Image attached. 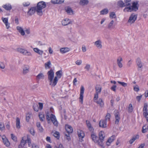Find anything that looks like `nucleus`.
Listing matches in <instances>:
<instances>
[{"label":"nucleus","instance_id":"2","mask_svg":"<svg viewBox=\"0 0 148 148\" xmlns=\"http://www.w3.org/2000/svg\"><path fill=\"white\" fill-rule=\"evenodd\" d=\"M46 6L45 3L42 1H40L38 3L36 7V12L40 16L42 14V9L44 8Z\"/></svg>","mask_w":148,"mask_h":148},{"label":"nucleus","instance_id":"4","mask_svg":"<svg viewBox=\"0 0 148 148\" xmlns=\"http://www.w3.org/2000/svg\"><path fill=\"white\" fill-rule=\"evenodd\" d=\"M105 135L104 133L102 132H100L99 133V145L101 146H103V141Z\"/></svg>","mask_w":148,"mask_h":148},{"label":"nucleus","instance_id":"62","mask_svg":"<svg viewBox=\"0 0 148 148\" xmlns=\"http://www.w3.org/2000/svg\"><path fill=\"white\" fill-rule=\"evenodd\" d=\"M11 136L12 139L14 140H16V137L14 136V135L13 134H11Z\"/></svg>","mask_w":148,"mask_h":148},{"label":"nucleus","instance_id":"37","mask_svg":"<svg viewBox=\"0 0 148 148\" xmlns=\"http://www.w3.org/2000/svg\"><path fill=\"white\" fill-rule=\"evenodd\" d=\"M56 76L55 77H57V79L58 78H60L62 75V71L61 70L59 71L56 72Z\"/></svg>","mask_w":148,"mask_h":148},{"label":"nucleus","instance_id":"31","mask_svg":"<svg viewBox=\"0 0 148 148\" xmlns=\"http://www.w3.org/2000/svg\"><path fill=\"white\" fill-rule=\"evenodd\" d=\"M70 49L68 48H63L60 49V51L61 53H65L69 51Z\"/></svg>","mask_w":148,"mask_h":148},{"label":"nucleus","instance_id":"25","mask_svg":"<svg viewBox=\"0 0 148 148\" xmlns=\"http://www.w3.org/2000/svg\"><path fill=\"white\" fill-rule=\"evenodd\" d=\"M114 21L112 20L108 24L107 28L108 29L111 30L114 27Z\"/></svg>","mask_w":148,"mask_h":148},{"label":"nucleus","instance_id":"32","mask_svg":"<svg viewBox=\"0 0 148 148\" xmlns=\"http://www.w3.org/2000/svg\"><path fill=\"white\" fill-rule=\"evenodd\" d=\"M34 51L40 55H42L43 53V51L40 50L36 48H34Z\"/></svg>","mask_w":148,"mask_h":148},{"label":"nucleus","instance_id":"53","mask_svg":"<svg viewBox=\"0 0 148 148\" xmlns=\"http://www.w3.org/2000/svg\"><path fill=\"white\" fill-rule=\"evenodd\" d=\"M33 109L36 112H37L38 110V106L37 105H34L33 106Z\"/></svg>","mask_w":148,"mask_h":148},{"label":"nucleus","instance_id":"5","mask_svg":"<svg viewBox=\"0 0 148 148\" xmlns=\"http://www.w3.org/2000/svg\"><path fill=\"white\" fill-rule=\"evenodd\" d=\"M137 17V15L134 14H131L129 17L127 22L130 24L133 23L136 20Z\"/></svg>","mask_w":148,"mask_h":148},{"label":"nucleus","instance_id":"9","mask_svg":"<svg viewBox=\"0 0 148 148\" xmlns=\"http://www.w3.org/2000/svg\"><path fill=\"white\" fill-rule=\"evenodd\" d=\"M84 88L83 86H81L79 99V101L82 104L83 103V94L84 92Z\"/></svg>","mask_w":148,"mask_h":148},{"label":"nucleus","instance_id":"41","mask_svg":"<svg viewBox=\"0 0 148 148\" xmlns=\"http://www.w3.org/2000/svg\"><path fill=\"white\" fill-rule=\"evenodd\" d=\"M40 120L41 121H43L45 119L44 114H39Z\"/></svg>","mask_w":148,"mask_h":148},{"label":"nucleus","instance_id":"19","mask_svg":"<svg viewBox=\"0 0 148 148\" xmlns=\"http://www.w3.org/2000/svg\"><path fill=\"white\" fill-rule=\"evenodd\" d=\"M69 19L68 18H66L64 19L62 21V24L63 25L66 26L68 24H71V22L69 21Z\"/></svg>","mask_w":148,"mask_h":148},{"label":"nucleus","instance_id":"29","mask_svg":"<svg viewBox=\"0 0 148 148\" xmlns=\"http://www.w3.org/2000/svg\"><path fill=\"white\" fill-rule=\"evenodd\" d=\"M16 127L18 129H19L21 127L20 119L18 117H16Z\"/></svg>","mask_w":148,"mask_h":148},{"label":"nucleus","instance_id":"14","mask_svg":"<svg viewBox=\"0 0 148 148\" xmlns=\"http://www.w3.org/2000/svg\"><path fill=\"white\" fill-rule=\"evenodd\" d=\"M26 138L25 137H22L21 144L19 145L18 148H25L24 147V145L26 142Z\"/></svg>","mask_w":148,"mask_h":148},{"label":"nucleus","instance_id":"23","mask_svg":"<svg viewBox=\"0 0 148 148\" xmlns=\"http://www.w3.org/2000/svg\"><path fill=\"white\" fill-rule=\"evenodd\" d=\"M77 134L78 136L80 138H82L85 135L84 132L80 130H79L77 131Z\"/></svg>","mask_w":148,"mask_h":148},{"label":"nucleus","instance_id":"36","mask_svg":"<svg viewBox=\"0 0 148 148\" xmlns=\"http://www.w3.org/2000/svg\"><path fill=\"white\" fill-rule=\"evenodd\" d=\"M64 1L61 0H51V2L53 4H61L63 3Z\"/></svg>","mask_w":148,"mask_h":148},{"label":"nucleus","instance_id":"63","mask_svg":"<svg viewBox=\"0 0 148 148\" xmlns=\"http://www.w3.org/2000/svg\"><path fill=\"white\" fill-rule=\"evenodd\" d=\"M145 96L146 98L148 97V90H146L144 93Z\"/></svg>","mask_w":148,"mask_h":148},{"label":"nucleus","instance_id":"22","mask_svg":"<svg viewBox=\"0 0 148 148\" xmlns=\"http://www.w3.org/2000/svg\"><path fill=\"white\" fill-rule=\"evenodd\" d=\"M86 124L87 126L90 130V131L93 132L94 130V129L91 125V123H90L89 121L86 120Z\"/></svg>","mask_w":148,"mask_h":148},{"label":"nucleus","instance_id":"57","mask_svg":"<svg viewBox=\"0 0 148 148\" xmlns=\"http://www.w3.org/2000/svg\"><path fill=\"white\" fill-rule=\"evenodd\" d=\"M142 95H141L140 96H138L136 97V99L138 102H140L141 98L142 97Z\"/></svg>","mask_w":148,"mask_h":148},{"label":"nucleus","instance_id":"56","mask_svg":"<svg viewBox=\"0 0 148 148\" xmlns=\"http://www.w3.org/2000/svg\"><path fill=\"white\" fill-rule=\"evenodd\" d=\"M82 62L81 60H77L75 62L76 64L77 65H79L82 63Z\"/></svg>","mask_w":148,"mask_h":148},{"label":"nucleus","instance_id":"24","mask_svg":"<svg viewBox=\"0 0 148 148\" xmlns=\"http://www.w3.org/2000/svg\"><path fill=\"white\" fill-rule=\"evenodd\" d=\"M65 9L68 14L71 15L73 14V11L71 8L69 7L66 8Z\"/></svg>","mask_w":148,"mask_h":148},{"label":"nucleus","instance_id":"10","mask_svg":"<svg viewBox=\"0 0 148 148\" xmlns=\"http://www.w3.org/2000/svg\"><path fill=\"white\" fill-rule=\"evenodd\" d=\"M114 115L116 119L115 123L116 124H118V123L120 120V117L119 115V112L117 110H115L114 112Z\"/></svg>","mask_w":148,"mask_h":148},{"label":"nucleus","instance_id":"50","mask_svg":"<svg viewBox=\"0 0 148 148\" xmlns=\"http://www.w3.org/2000/svg\"><path fill=\"white\" fill-rule=\"evenodd\" d=\"M110 114L109 113H107L105 117V121L108 120L109 121L110 119Z\"/></svg>","mask_w":148,"mask_h":148},{"label":"nucleus","instance_id":"35","mask_svg":"<svg viewBox=\"0 0 148 148\" xmlns=\"http://www.w3.org/2000/svg\"><path fill=\"white\" fill-rule=\"evenodd\" d=\"M44 75L42 73H40L36 76L37 79L39 80L40 79H43Z\"/></svg>","mask_w":148,"mask_h":148},{"label":"nucleus","instance_id":"27","mask_svg":"<svg viewBox=\"0 0 148 148\" xmlns=\"http://www.w3.org/2000/svg\"><path fill=\"white\" fill-rule=\"evenodd\" d=\"M16 29L22 35L24 36L25 35V32L22 27H20L17 26L16 27Z\"/></svg>","mask_w":148,"mask_h":148},{"label":"nucleus","instance_id":"20","mask_svg":"<svg viewBox=\"0 0 148 148\" xmlns=\"http://www.w3.org/2000/svg\"><path fill=\"white\" fill-rule=\"evenodd\" d=\"M2 20L3 23L5 24L6 28L7 29H9L10 27V23L8 22V18L2 17Z\"/></svg>","mask_w":148,"mask_h":148},{"label":"nucleus","instance_id":"45","mask_svg":"<svg viewBox=\"0 0 148 148\" xmlns=\"http://www.w3.org/2000/svg\"><path fill=\"white\" fill-rule=\"evenodd\" d=\"M108 10L107 9H105L100 12V14L102 15L106 14L108 13Z\"/></svg>","mask_w":148,"mask_h":148},{"label":"nucleus","instance_id":"13","mask_svg":"<svg viewBox=\"0 0 148 148\" xmlns=\"http://www.w3.org/2000/svg\"><path fill=\"white\" fill-rule=\"evenodd\" d=\"M29 67L28 66H25L23 68L22 73L23 75H25L29 73Z\"/></svg>","mask_w":148,"mask_h":148},{"label":"nucleus","instance_id":"42","mask_svg":"<svg viewBox=\"0 0 148 148\" xmlns=\"http://www.w3.org/2000/svg\"><path fill=\"white\" fill-rule=\"evenodd\" d=\"M51 65V62L50 61H49L47 62L45 64V67L46 69L50 68V65Z\"/></svg>","mask_w":148,"mask_h":148},{"label":"nucleus","instance_id":"6","mask_svg":"<svg viewBox=\"0 0 148 148\" xmlns=\"http://www.w3.org/2000/svg\"><path fill=\"white\" fill-rule=\"evenodd\" d=\"M91 134V137L92 140L95 143H97L99 145V138L97 136L96 134L93 132H92Z\"/></svg>","mask_w":148,"mask_h":148},{"label":"nucleus","instance_id":"49","mask_svg":"<svg viewBox=\"0 0 148 148\" xmlns=\"http://www.w3.org/2000/svg\"><path fill=\"white\" fill-rule=\"evenodd\" d=\"M0 130L2 131L5 130V126L3 123H0Z\"/></svg>","mask_w":148,"mask_h":148},{"label":"nucleus","instance_id":"1","mask_svg":"<svg viewBox=\"0 0 148 148\" xmlns=\"http://www.w3.org/2000/svg\"><path fill=\"white\" fill-rule=\"evenodd\" d=\"M48 75V79L49 81V85L53 87L56 85L58 81V79H57V77H55L54 79V73L52 69H51L48 71L47 73Z\"/></svg>","mask_w":148,"mask_h":148},{"label":"nucleus","instance_id":"38","mask_svg":"<svg viewBox=\"0 0 148 148\" xmlns=\"http://www.w3.org/2000/svg\"><path fill=\"white\" fill-rule=\"evenodd\" d=\"M148 131V125H147L145 124L144 125L143 128L142 129V132L143 133H144L147 132Z\"/></svg>","mask_w":148,"mask_h":148},{"label":"nucleus","instance_id":"34","mask_svg":"<svg viewBox=\"0 0 148 148\" xmlns=\"http://www.w3.org/2000/svg\"><path fill=\"white\" fill-rule=\"evenodd\" d=\"M137 3H138L137 2H134L133 3L132 6L131 7H132V10H134V11H136L138 10V8L137 6Z\"/></svg>","mask_w":148,"mask_h":148},{"label":"nucleus","instance_id":"21","mask_svg":"<svg viewBox=\"0 0 148 148\" xmlns=\"http://www.w3.org/2000/svg\"><path fill=\"white\" fill-rule=\"evenodd\" d=\"M65 128L66 131L69 134L72 132L73 129L71 126L69 125H66L65 126Z\"/></svg>","mask_w":148,"mask_h":148},{"label":"nucleus","instance_id":"52","mask_svg":"<svg viewBox=\"0 0 148 148\" xmlns=\"http://www.w3.org/2000/svg\"><path fill=\"white\" fill-rule=\"evenodd\" d=\"M31 114H27L26 115V120L28 122L31 117Z\"/></svg>","mask_w":148,"mask_h":148},{"label":"nucleus","instance_id":"26","mask_svg":"<svg viewBox=\"0 0 148 148\" xmlns=\"http://www.w3.org/2000/svg\"><path fill=\"white\" fill-rule=\"evenodd\" d=\"M114 136H112L110 137L106 142V144L108 146H109L110 143L114 140Z\"/></svg>","mask_w":148,"mask_h":148},{"label":"nucleus","instance_id":"30","mask_svg":"<svg viewBox=\"0 0 148 148\" xmlns=\"http://www.w3.org/2000/svg\"><path fill=\"white\" fill-rule=\"evenodd\" d=\"M88 0H81L79 2V4L82 5H84L88 4Z\"/></svg>","mask_w":148,"mask_h":148},{"label":"nucleus","instance_id":"18","mask_svg":"<svg viewBox=\"0 0 148 148\" xmlns=\"http://www.w3.org/2000/svg\"><path fill=\"white\" fill-rule=\"evenodd\" d=\"M2 138L4 144L7 147L9 146L10 145V143L5 136L4 135L3 136Z\"/></svg>","mask_w":148,"mask_h":148},{"label":"nucleus","instance_id":"17","mask_svg":"<svg viewBox=\"0 0 148 148\" xmlns=\"http://www.w3.org/2000/svg\"><path fill=\"white\" fill-rule=\"evenodd\" d=\"M99 126L100 127H107L106 121L103 120H100L99 122Z\"/></svg>","mask_w":148,"mask_h":148},{"label":"nucleus","instance_id":"8","mask_svg":"<svg viewBox=\"0 0 148 148\" xmlns=\"http://www.w3.org/2000/svg\"><path fill=\"white\" fill-rule=\"evenodd\" d=\"M18 52L22 53L24 55L28 56H31L32 54L30 52L24 49L21 48H18L17 49Z\"/></svg>","mask_w":148,"mask_h":148},{"label":"nucleus","instance_id":"33","mask_svg":"<svg viewBox=\"0 0 148 148\" xmlns=\"http://www.w3.org/2000/svg\"><path fill=\"white\" fill-rule=\"evenodd\" d=\"M137 65L140 68H141L143 66L141 60L140 58H138L136 61Z\"/></svg>","mask_w":148,"mask_h":148},{"label":"nucleus","instance_id":"15","mask_svg":"<svg viewBox=\"0 0 148 148\" xmlns=\"http://www.w3.org/2000/svg\"><path fill=\"white\" fill-rule=\"evenodd\" d=\"M51 120L55 126H58V122L54 115L53 114L51 115Z\"/></svg>","mask_w":148,"mask_h":148},{"label":"nucleus","instance_id":"44","mask_svg":"<svg viewBox=\"0 0 148 148\" xmlns=\"http://www.w3.org/2000/svg\"><path fill=\"white\" fill-rule=\"evenodd\" d=\"M5 65L4 62L0 61V68L1 69H4L5 68Z\"/></svg>","mask_w":148,"mask_h":148},{"label":"nucleus","instance_id":"3","mask_svg":"<svg viewBox=\"0 0 148 148\" xmlns=\"http://www.w3.org/2000/svg\"><path fill=\"white\" fill-rule=\"evenodd\" d=\"M102 87L99 85H97L95 87V93L94 94V97L95 99L98 98V95L100 94L101 92Z\"/></svg>","mask_w":148,"mask_h":148},{"label":"nucleus","instance_id":"51","mask_svg":"<svg viewBox=\"0 0 148 148\" xmlns=\"http://www.w3.org/2000/svg\"><path fill=\"white\" fill-rule=\"evenodd\" d=\"M118 82L123 87H126L127 86V84L124 82H121L120 81H118Z\"/></svg>","mask_w":148,"mask_h":148},{"label":"nucleus","instance_id":"39","mask_svg":"<svg viewBox=\"0 0 148 148\" xmlns=\"http://www.w3.org/2000/svg\"><path fill=\"white\" fill-rule=\"evenodd\" d=\"M110 17L111 19L116 18V16L114 12H112L110 13Z\"/></svg>","mask_w":148,"mask_h":148},{"label":"nucleus","instance_id":"40","mask_svg":"<svg viewBox=\"0 0 148 148\" xmlns=\"http://www.w3.org/2000/svg\"><path fill=\"white\" fill-rule=\"evenodd\" d=\"M3 7L7 10H10L12 9L11 6L10 5H3Z\"/></svg>","mask_w":148,"mask_h":148},{"label":"nucleus","instance_id":"59","mask_svg":"<svg viewBox=\"0 0 148 148\" xmlns=\"http://www.w3.org/2000/svg\"><path fill=\"white\" fill-rule=\"evenodd\" d=\"M25 137L26 138V143H31V140H30V138H29L28 136L27 137L26 136H25Z\"/></svg>","mask_w":148,"mask_h":148},{"label":"nucleus","instance_id":"47","mask_svg":"<svg viewBox=\"0 0 148 148\" xmlns=\"http://www.w3.org/2000/svg\"><path fill=\"white\" fill-rule=\"evenodd\" d=\"M90 65L88 64H86L84 67V69L86 71H89L90 69Z\"/></svg>","mask_w":148,"mask_h":148},{"label":"nucleus","instance_id":"55","mask_svg":"<svg viewBox=\"0 0 148 148\" xmlns=\"http://www.w3.org/2000/svg\"><path fill=\"white\" fill-rule=\"evenodd\" d=\"M38 105L39 106V108H38V109H40L41 110H42L43 108V103H39Z\"/></svg>","mask_w":148,"mask_h":148},{"label":"nucleus","instance_id":"46","mask_svg":"<svg viewBox=\"0 0 148 148\" xmlns=\"http://www.w3.org/2000/svg\"><path fill=\"white\" fill-rule=\"evenodd\" d=\"M133 111V107L132 105L130 104L129 105L128 111L129 112H131Z\"/></svg>","mask_w":148,"mask_h":148},{"label":"nucleus","instance_id":"48","mask_svg":"<svg viewBox=\"0 0 148 148\" xmlns=\"http://www.w3.org/2000/svg\"><path fill=\"white\" fill-rule=\"evenodd\" d=\"M53 136L58 139L59 138V133L58 132H56L53 134Z\"/></svg>","mask_w":148,"mask_h":148},{"label":"nucleus","instance_id":"60","mask_svg":"<svg viewBox=\"0 0 148 148\" xmlns=\"http://www.w3.org/2000/svg\"><path fill=\"white\" fill-rule=\"evenodd\" d=\"M136 140L135 138H134L133 137L132 139H130V140L129 143L130 144H132Z\"/></svg>","mask_w":148,"mask_h":148},{"label":"nucleus","instance_id":"7","mask_svg":"<svg viewBox=\"0 0 148 148\" xmlns=\"http://www.w3.org/2000/svg\"><path fill=\"white\" fill-rule=\"evenodd\" d=\"M98 99V98H97L95 99V97H94V101L97 103L101 107H103L104 106V103L102 99L101 98H99Z\"/></svg>","mask_w":148,"mask_h":148},{"label":"nucleus","instance_id":"28","mask_svg":"<svg viewBox=\"0 0 148 148\" xmlns=\"http://www.w3.org/2000/svg\"><path fill=\"white\" fill-rule=\"evenodd\" d=\"M118 5L121 7H125L126 6H128L130 5V3L125 4L123 3L122 1H119L118 3Z\"/></svg>","mask_w":148,"mask_h":148},{"label":"nucleus","instance_id":"61","mask_svg":"<svg viewBox=\"0 0 148 148\" xmlns=\"http://www.w3.org/2000/svg\"><path fill=\"white\" fill-rule=\"evenodd\" d=\"M30 133L33 135L34 134V129L32 128L30 130Z\"/></svg>","mask_w":148,"mask_h":148},{"label":"nucleus","instance_id":"58","mask_svg":"<svg viewBox=\"0 0 148 148\" xmlns=\"http://www.w3.org/2000/svg\"><path fill=\"white\" fill-rule=\"evenodd\" d=\"M116 85H113L111 88V89L114 92H116Z\"/></svg>","mask_w":148,"mask_h":148},{"label":"nucleus","instance_id":"12","mask_svg":"<svg viewBox=\"0 0 148 148\" xmlns=\"http://www.w3.org/2000/svg\"><path fill=\"white\" fill-rule=\"evenodd\" d=\"M123 61V59L121 56H119L117 59V64L120 68H121L123 67V64L122 62Z\"/></svg>","mask_w":148,"mask_h":148},{"label":"nucleus","instance_id":"54","mask_svg":"<svg viewBox=\"0 0 148 148\" xmlns=\"http://www.w3.org/2000/svg\"><path fill=\"white\" fill-rule=\"evenodd\" d=\"M134 89L135 91L138 92L139 90V87L138 85L134 87Z\"/></svg>","mask_w":148,"mask_h":148},{"label":"nucleus","instance_id":"11","mask_svg":"<svg viewBox=\"0 0 148 148\" xmlns=\"http://www.w3.org/2000/svg\"><path fill=\"white\" fill-rule=\"evenodd\" d=\"M95 45L98 49H101L102 47V41L100 40H98L94 42Z\"/></svg>","mask_w":148,"mask_h":148},{"label":"nucleus","instance_id":"43","mask_svg":"<svg viewBox=\"0 0 148 148\" xmlns=\"http://www.w3.org/2000/svg\"><path fill=\"white\" fill-rule=\"evenodd\" d=\"M132 11V7H126L123 10L124 12H130Z\"/></svg>","mask_w":148,"mask_h":148},{"label":"nucleus","instance_id":"16","mask_svg":"<svg viewBox=\"0 0 148 148\" xmlns=\"http://www.w3.org/2000/svg\"><path fill=\"white\" fill-rule=\"evenodd\" d=\"M36 11V7H32L28 11L27 14L29 16L32 15Z\"/></svg>","mask_w":148,"mask_h":148},{"label":"nucleus","instance_id":"64","mask_svg":"<svg viewBox=\"0 0 148 148\" xmlns=\"http://www.w3.org/2000/svg\"><path fill=\"white\" fill-rule=\"evenodd\" d=\"M82 49L83 52H85L86 51V48L85 46H83L82 47Z\"/></svg>","mask_w":148,"mask_h":148}]
</instances>
